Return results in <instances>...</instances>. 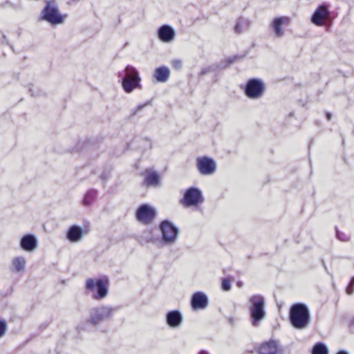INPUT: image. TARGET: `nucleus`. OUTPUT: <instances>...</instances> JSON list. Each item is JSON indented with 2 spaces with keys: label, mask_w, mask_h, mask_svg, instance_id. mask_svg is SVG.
Listing matches in <instances>:
<instances>
[{
  "label": "nucleus",
  "mask_w": 354,
  "mask_h": 354,
  "mask_svg": "<svg viewBox=\"0 0 354 354\" xmlns=\"http://www.w3.org/2000/svg\"><path fill=\"white\" fill-rule=\"evenodd\" d=\"M124 72V77L122 79V85L124 91L131 93L136 88H140L141 79L138 70L134 66L128 65Z\"/></svg>",
  "instance_id": "obj_7"
},
{
  "label": "nucleus",
  "mask_w": 354,
  "mask_h": 354,
  "mask_svg": "<svg viewBox=\"0 0 354 354\" xmlns=\"http://www.w3.org/2000/svg\"><path fill=\"white\" fill-rule=\"evenodd\" d=\"M171 65L174 68L180 70L182 68V62L180 59H174L171 62Z\"/></svg>",
  "instance_id": "obj_32"
},
{
  "label": "nucleus",
  "mask_w": 354,
  "mask_h": 354,
  "mask_svg": "<svg viewBox=\"0 0 354 354\" xmlns=\"http://www.w3.org/2000/svg\"><path fill=\"white\" fill-rule=\"evenodd\" d=\"M209 300L207 296L203 292L194 293L191 298V306L193 310H203L207 307Z\"/></svg>",
  "instance_id": "obj_15"
},
{
  "label": "nucleus",
  "mask_w": 354,
  "mask_h": 354,
  "mask_svg": "<svg viewBox=\"0 0 354 354\" xmlns=\"http://www.w3.org/2000/svg\"><path fill=\"white\" fill-rule=\"evenodd\" d=\"M249 27V20L243 17H239L236 21L234 30L236 33L241 34L245 30H247Z\"/></svg>",
  "instance_id": "obj_23"
},
{
  "label": "nucleus",
  "mask_w": 354,
  "mask_h": 354,
  "mask_svg": "<svg viewBox=\"0 0 354 354\" xmlns=\"http://www.w3.org/2000/svg\"><path fill=\"white\" fill-rule=\"evenodd\" d=\"M236 285H237L238 287L241 288L243 286V283L242 281H238L236 283Z\"/></svg>",
  "instance_id": "obj_41"
},
{
  "label": "nucleus",
  "mask_w": 354,
  "mask_h": 354,
  "mask_svg": "<svg viewBox=\"0 0 354 354\" xmlns=\"http://www.w3.org/2000/svg\"><path fill=\"white\" fill-rule=\"evenodd\" d=\"M146 243H153L156 241V239L153 237L151 233H149V234L147 236H142Z\"/></svg>",
  "instance_id": "obj_36"
},
{
  "label": "nucleus",
  "mask_w": 354,
  "mask_h": 354,
  "mask_svg": "<svg viewBox=\"0 0 354 354\" xmlns=\"http://www.w3.org/2000/svg\"><path fill=\"white\" fill-rule=\"evenodd\" d=\"M147 105V103L137 106L134 109L132 110L131 115H136L140 111H141Z\"/></svg>",
  "instance_id": "obj_33"
},
{
  "label": "nucleus",
  "mask_w": 354,
  "mask_h": 354,
  "mask_svg": "<svg viewBox=\"0 0 354 354\" xmlns=\"http://www.w3.org/2000/svg\"><path fill=\"white\" fill-rule=\"evenodd\" d=\"M98 196V192L95 189H88L82 200V205L84 206H91L96 200Z\"/></svg>",
  "instance_id": "obj_22"
},
{
  "label": "nucleus",
  "mask_w": 354,
  "mask_h": 354,
  "mask_svg": "<svg viewBox=\"0 0 354 354\" xmlns=\"http://www.w3.org/2000/svg\"><path fill=\"white\" fill-rule=\"evenodd\" d=\"M110 174H111V171L106 170L101 174V175L100 176V179L106 181L109 178Z\"/></svg>",
  "instance_id": "obj_34"
},
{
  "label": "nucleus",
  "mask_w": 354,
  "mask_h": 354,
  "mask_svg": "<svg viewBox=\"0 0 354 354\" xmlns=\"http://www.w3.org/2000/svg\"><path fill=\"white\" fill-rule=\"evenodd\" d=\"M83 235V229L79 225H73L68 229L66 236L71 243H77L82 240Z\"/></svg>",
  "instance_id": "obj_18"
},
{
  "label": "nucleus",
  "mask_w": 354,
  "mask_h": 354,
  "mask_svg": "<svg viewBox=\"0 0 354 354\" xmlns=\"http://www.w3.org/2000/svg\"><path fill=\"white\" fill-rule=\"evenodd\" d=\"M28 92L30 93L31 96H37L39 95L38 93H35L33 91V86L30 85L28 88Z\"/></svg>",
  "instance_id": "obj_37"
},
{
  "label": "nucleus",
  "mask_w": 354,
  "mask_h": 354,
  "mask_svg": "<svg viewBox=\"0 0 354 354\" xmlns=\"http://www.w3.org/2000/svg\"><path fill=\"white\" fill-rule=\"evenodd\" d=\"M157 37L163 43H171L175 39L176 31L171 26L164 24L158 28Z\"/></svg>",
  "instance_id": "obj_14"
},
{
  "label": "nucleus",
  "mask_w": 354,
  "mask_h": 354,
  "mask_svg": "<svg viewBox=\"0 0 354 354\" xmlns=\"http://www.w3.org/2000/svg\"><path fill=\"white\" fill-rule=\"evenodd\" d=\"M289 319L292 326L297 329L307 328L310 323V313L307 306L301 303L293 304L290 309Z\"/></svg>",
  "instance_id": "obj_2"
},
{
  "label": "nucleus",
  "mask_w": 354,
  "mask_h": 354,
  "mask_svg": "<svg viewBox=\"0 0 354 354\" xmlns=\"http://www.w3.org/2000/svg\"><path fill=\"white\" fill-rule=\"evenodd\" d=\"M278 346L275 341H269L262 344L259 348V354H277Z\"/></svg>",
  "instance_id": "obj_20"
},
{
  "label": "nucleus",
  "mask_w": 354,
  "mask_h": 354,
  "mask_svg": "<svg viewBox=\"0 0 354 354\" xmlns=\"http://www.w3.org/2000/svg\"><path fill=\"white\" fill-rule=\"evenodd\" d=\"M85 289L88 293H92V298L95 300H102L108 295V287L102 279L89 278L85 282Z\"/></svg>",
  "instance_id": "obj_5"
},
{
  "label": "nucleus",
  "mask_w": 354,
  "mask_h": 354,
  "mask_svg": "<svg viewBox=\"0 0 354 354\" xmlns=\"http://www.w3.org/2000/svg\"><path fill=\"white\" fill-rule=\"evenodd\" d=\"M19 244L23 250L30 252L37 248L38 241L34 234H26L21 237Z\"/></svg>",
  "instance_id": "obj_17"
},
{
  "label": "nucleus",
  "mask_w": 354,
  "mask_h": 354,
  "mask_svg": "<svg viewBox=\"0 0 354 354\" xmlns=\"http://www.w3.org/2000/svg\"><path fill=\"white\" fill-rule=\"evenodd\" d=\"M160 178L157 172L153 171L146 170V175L144 184L147 186H156L158 185Z\"/></svg>",
  "instance_id": "obj_21"
},
{
  "label": "nucleus",
  "mask_w": 354,
  "mask_h": 354,
  "mask_svg": "<svg viewBox=\"0 0 354 354\" xmlns=\"http://www.w3.org/2000/svg\"><path fill=\"white\" fill-rule=\"evenodd\" d=\"M12 264L15 270L19 272L24 270L26 266V259L23 257H15L12 261Z\"/></svg>",
  "instance_id": "obj_24"
},
{
  "label": "nucleus",
  "mask_w": 354,
  "mask_h": 354,
  "mask_svg": "<svg viewBox=\"0 0 354 354\" xmlns=\"http://www.w3.org/2000/svg\"><path fill=\"white\" fill-rule=\"evenodd\" d=\"M336 236L341 241L346 242L350 240V236L348 234L340 232L337 229H336Z\"/></svg>",
  "instance_id": "obj_27"
},
{
  "label": "nucleus",
  "mask_w": 354,
  "mask_h": 354,
  "mask_svg": "<svg viewBox=\"0 0 354 354\" xmlns=\"http://www.w3.org/2000/svg\"><path fill=\"white\" fill-rule=\"evenodd\" d=\"M330 12L326 5L322 4L317 7L311 17V22L317 26L324 25L325 20L329 17Z\"/></svg>",
  "instance_id": "obj_13"
},
{
  "label": "nucleus",
  "mask_w": 354,
  "mask_h": 354,
  "mask_svg": "<svg viewBox=\"0 0 354 354\" xmlns=\"http://www.w3.org/2000/svg\"><path fill=\"white\" fill-rule=\"evenodd\" d=\"M142 141L144 145L142 147L144 150L151 149L152 148V142L149 139L144 138Z\"/></svg>",
  "instance_id": "obj_31"
},
{
  "label": "nucleus",
  "mask_w": 354,
  "mask_h": 354,
  "mask_svg": "<svg viewBox=\"0 0 354 354\" xmlns=\"http://www.w3.org/2000/svg\"><path fill=\"white\" fill-rule=\"evenodd\" d=\"M290 23L288 17L281 16L273 19L270 24V28L272 30L276 37L281 38L284 35L283 26H288Z\"/></svg>",
  "instance_id": "obj_12"
},
{
  "label": "nucleus",
  "mask_w": 354,
  "mask_h": 354,
  "mask_svg": "<svg viewBox=\"0 0 354 354\" xmlns=\"http://www.w3.org/2000/svg\"><path fill=\"white\" fill-rule=\"evenodd\" d=\"M1 41L3 44H6V45L8 44V39H7V37H6V36L5 35H2L1 39Z\"/></svg>",
  "instance_id": "obj_39"
},
{
  "label": "nucleus",
  "mask_w": 354,
  "mask_h": 354,
  "mask_svg": "<svg viewBox=\"0 0 354 354\" xmlns=\"http://www.w3.org/2000/svg\"><path fill=\"white\" fill-rule=\"evenodd\" d=\"M326 118L328 120H330L331 119V114L330 113H326Z\"/></svg>",
  "instance_id": "obj_42"
},
{
  "label": "nucleus",
  "mask_w": 354,
  "mask_h": 354,
  "mask_svg": "<svg viewBox=\"0 0 354 354\" xmlns=\"http://www.w3.org/2000/svg\"><path fill=\"white\" fill-rule=\"evenodd\" d=\"M6 329V322L4 320L0 319V338L5 335Z\"/></svg>",
  "instance_id": "obj_30"
},
{
  "label": "nucleus",
  "mask_w": 354,
  "mask_h": 354,
  "mask_svg": "<svg viewBox=\"0 0 354 354\" xmlns=\"http://www.w3.org/2000/svg\"><path fill=\"white\" fill-rule=\"evenodd\" d=\"M349 329L351 333H354V317L351 319L350 322Z\"/></svg>",
  "instance_id": "obj_38"
},
{
  "label": "nucleus",
  "mask_w": 354,
  "mask_h": 354,
  "mask_svg": "<svg viewBox=\"0 0 354 354\" xmlns=\"http://www.w3.org/2000/svg\"><path fill=\"white\" fill-rule=\"evenodd\" d=\"M248 301L250 304L249 310L251 324L257 327L266 316L265 297L261 295H254L249 298Z\"/></svg>",
  "instance_id": "obj_1"
},
{
  "label": "nucleus",
  "mask_w": 354,
  "mask_h": 354,
  "mask_svg": "<svg viewBox=\"0 0 354 354\" xmlns=\"http://www.w3.org/2000/svg\"><path fill=\"white\" fill-rule=\"evenodd\" d=\"M165 321L170 328H179L183 321V315L178 310L168 311L165 315Z\"/></svg>",
  "instance_id": "obj_16"
},
{
  "label": "nucleus",
  "mask_w": 354,
  "mask_h": 354,
  "mask_svg": "<svg viewBox=\"0 0 354 354\" xmlns=\"http://www.w3.org/2000/svg\"><path fill=\"white\" fill-rule=\"evenodd\" d=\"M170 76L169 68L166 66H162L154 70L153 77L158 82H166Z\"/></svg>",
  "instance_id": "obj_19"
},
{
  "label": "nucleus",
  "mask_w": 354,
  "mask_h": 354,
  "mask_svg": "<svg viewBox=\"0 0 354 354\" xmlns=\"http://www.w3.org/2000/svg\"><path fill=\"white\" fill-rule=\"evenodd\" d=\"M221 288L224 291H229L231 289L230 281L227 278L223 279L221 283Z\"/></svg>",
  "instance_id": "obj_28"
},
{
  "label": "nucleus",
  "mask_w": 354,
  "mask_h": 354,
  "mask_svg": "<svg viewBox=\"0 0 354 354\" xmlns=\"http://www.w3.org/2000/svg\"><path fill=\"white\" fill-rule=\"evenodd\" d=\"M156 215V210L147 204L141 205L136 211L137 220L145 225L152 223Z\"/></svg>",
  "instance_id": "obj_11"
},
{
  "label": "nucleus",
  "mask_w": 354,
  "mask_h": 354,
  "mask_svg": "<svg viewBox=\"0 0 354 354\" xmlns=\"http://www.w3.org/2000/svg\"><path fill=\"white\" fill-rule=\"evenodd\" d=\"M117 308L108 305H100L89 309L87 322L96 326L104 322L110 320Z\"/></svg>",
  "instance_id": "obj_3"
},
{
  "label": "nucleus",
  "mask_w": 354,
  "mask_h": 354,
  "mask_svg": "<svg viewBox=\"0 0 354 354\" xmlns=\"http://www.w3.org/2000/svg\"><path fill=\"white\" fill-rule=\"evenodd\" d=\"M311 353L312 354H328V351L324 343L318 342L314 345Z\"/></svg>",
  "instance_id": "obj_25"
},
{
  "label": "nucleus",
  "mask_w": 354,
  "mask_h": 354,
  "mask_svg": "<svg viewBox=\"0 0 354 354\" xmlns=\"http://www.w3.org/2000/svg\"><path fill=\"white\" fill-rule=\"evenodd\" d=\"M213 71H214L213 66H209L207 68H204L201 71L199 75L200 76L205 75V74L208 73L209 72Z\"/></svg>",
  "instance_id": "obj_35"
},
{
  "label": "nucleus",
  "mask_w": 354,
  "mask_h": 354,
  "mask_svg": "<svg viewBox=\"0 0 354 354\" xmlns=\"http://www.w3.org/2000/svg\"><path fill=\"white\" fill-rule=\"evenodd\" d=\"M242 88L243 89L245 95L248 98L252 100L261 98L266 89L264 82L258 78H251L248 80Z\"/></svg>",
  "instance_id": "obj_8"
},
{
  "label": "nucleus",
  "mask_w": 354,
  "mask_h": 354,
  "mask_svg": "<svg viewBox=\"0 0 354 354\" xmlns=\"http://www.w3.org/2000/svg\"><path fill=\"white\" fill-rule=\"evenodd\" d=\"M196 167L203 176H210L216 170V161L208 156H200L196 158Z\"/></svg>",
  "instance_id": "obj_10"
},
{
  "label": "nucleus",
  "mask_w": 354,
  "mask_h": 354,
  "mask_svg": "<svg viewBox=\"0 0 354 354\" xmlns=\"http://www.w3.org/2000/svg\"><path fill=\"white\" fill-rule=\"evenodd\" d=\"M238 59H239V56H232L227 57V59H223L221 61L220 64V67L221 68H225L229 67L231 64L234 63Z\"/></svg>",
  "instance_id": "obj_26"
},
{
  "label": "nucleus",
  "mask_w": 354,
  "mask_h": 354,
  "mask_svg": "<svg viewBox=\"0 0 354 354\" xmlns=\"http://www.w3.org/2000/svg\"><path fill=\"white\" fill-rule=\"evenodd\" d=\"M336 354H348V353L345 351H339Z\"/></svg>",
  "instance_id": "obj_43"
},
{
  "label": "nucleus",
  "mask_w": 354,
  "mask_h": 354,
  "mask_svg": "<svg viewBox=\"0 0 354 354\" xmlns=\"http://www.w3.org/2000/svg\"><path fill=\"white\" fill-rule=\"evenodd\" d=\"M10 2L9 1H6V2H4L3 3V6H5L6 4H10Z\"/></svg>",
  "instance_id": "obj_44"
},
{
  "label": "nucleus",
  "mask_w": 354,
  "mask_h": 354,
  "mask_svg": "<svg viewBox=\"0 0 354 354\" xmlns=\"http://www.w3.org/2000/svg\"><path fill=\"white\" fill-rule=\"evenodd\" d=\"M39 19L47 21L53 26L61 24L64 20V17L59 12L57 3L55 0L46 1Z\"/></svg>",
  "instance_id": "obj_4"
},
{
  "label": "nucleus",
  "mask_w": 354,
  "mask_h": 354,
  "mask_svg": "<svg viewBox=\"0 0 354 354\" xmlns=\"http://www.w3.org/2000/svg\"><path fill=\"white\" fill-rule=\"evenodd\" d=\"M346 292L348 295H351L354 292V277H353L346 288Z\"/></svg>",
  "instance_id": "obj_29"
},
{
  "label": "nucleus",
  "mask_w": 354,
  "mask_h": 354,
  "mask_svg": "<svg viewBox=\"0 0 354 354\" xmlns=\"http://www.w3.org/2000/svg\"><path fill=\"white\" fill-rule=\"evenodd\" d=\"M203 201L204 198L201 190L198 187H191L185 190L180 203L183 206L189 207L197 206Z\"/></svg>",
  "instance_id": "obj_9"
},
{
  "label": "nucleus",
  "mask_w": 354,
  "mask_h": 354,
  "mask_svg": "<svg viewBox=\"0 0 354 354\" xmlns=\"http://www.w3.org/2000/svg\"><path fill=\"white\" fill-rule=\"evenodd\" d=\"M161 232V243L164 245H171L176 243L179 230L178 228L170 221L163 220L159 225Z\"/></svg>",
  "instance_id": "obj_6"
},
{
  "label": "nucleus",
  "mask_w": 354,
  "mask_h": 354,
  "mask_svg": "<svg viewBox=\"0 0 354 354\" xmlns=\"http://www.w3.org/2000/svg\"><path fill=\"white\" fill-rule=\"evenodd\" d=\"M197 354H210V353L206 350H201Z\"/></svg>",
  "instance_id": "obj_40"
}]
</instances>
